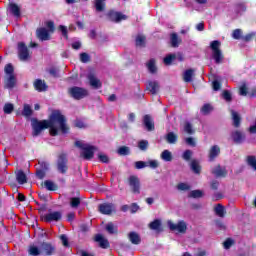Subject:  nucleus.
<instances>
[{
	"label": "nucleus",
	"mask_w": 256,
	"mask_h": 256,
	"mask_svg": "<svg viewBox=\"0 0 256 256\" xmlns=\"http://www.w3.org/2000/svg\"><path fill=\"white\" fill-rule=\"evenodd\" d=\"M44 187L48 190V191H57V189H59V187L57 186V184H55L53 181L51 180H46L44 182Z\"/></svg>",
	"instance_id": "35"
},
{
	"label": "nucleus",
	"mask_w": 256,
	"mask_h": 256,
	"mask_svg": "<svg viewBox=\"0 0 256 256\" xmlns=\"http://www.w3.org/2000/svg\"><path fill=\"white\" fill-rule=\"evenodd\" d=\"M34 89L38 91V93H43L49 89V86H47V83L41 79H36L34 81Z\"/></svg>",
	"instance_id": "20"
},
{
	"label": "nucleus",
	"mask_w": 256,
	"mask_h": 256,
	"mask_svg": "<svg viewBox=\"0 0 256 256\" xmlns=\"http://www.w3.org/2000/svg\"><path fill=\"white\" fill-rule=\"evenodd\" d=\"M232 38L239 41V39H243V31L241 29H235L232 32Z\"/></svg>",
	"instance_id": "48"
},
{
	"label": "nucleus",
	"mask_w": 256,
	"mask_h": 256,
	"mask_svg": "<svg viewBox=\"0 0 256 256\" xmlns=\"http://www.w3.org/2000/svg\"><path fill=\"white\" fill-rule=\"evenodd\" d=\"M60 241H62V245L64 247H71V245L69 244V238L67 237V235L65 234L60 235Z\"/></svg>",
	"instance_id": "59"
},
{
	"label": "nucleus",
	"mask_w": 256,
	"mask_h": 256,
	"mask_svg": "<svg viewBox=\"0 0 256 256\" xmlns=\"http://www.w3.org/2000/svg\"><path fill=\"white\" fill-rule=\"evenodd\" d=\"M22 115L24 117H31V115H33V109H31V106L29 104L24 105Z\"/></svg>",
	"instance_id": "42"
},
{
	"label": "nucleus",
	"mask_w": 256,
	"mask_h": 256,
	"mask_svg": "<svg viewBox=\"0 0 256 256\" xmlns=\"http://www.w3.org/2000/svg\"><path fill=\"white\" fill-rule=\"evenodd\" d=\"M16 180L19 185H25L27 183V174L23 170H18L16 173Z\"/></svg>",
	"instance_id": "26"
},
{
	"label": "nucleus",
	"mask_w": 256,
	"mask_h": 256,
	"mask_svg": "<svg viewBox=\"0 0 256 256\" xmlns=\"http://www.w3.org/2000/svg\"><path fill=\"white\" fill-rule=\"evenodd\" d=\"M178 136L177 134H174L173 132H169L166 135V141L167 143H170V145H174V143H177Z\"/></svg>",
	"instance_id": "37"
},
{
	"label": "nucleus",
	"mask_w": 256,
	"mask_h": 256,
	"mask_svg": "<svg viewBox=\"0 0 256 256\" xmlns=\"http://www.w3.org/2000/svg\"><path fill=\"white\" fill-rule=\"evenodd\" d=\"M233 245H235V240L232 238H227L224 242H223V247L224 249H231V247H233Z\"/></svg>",
	"instance_id": "53"
},
{
	"label": "nucleus",
	"mask_w": 256,
	"mask_h": 256,
	"mask_svg": "<svg viewBox=\"0 0 256 256\" xmlns=\"http://www.w3.org/2000/svg\"><path fill=\"white\" fill-rule=\"evenodd\" d=\"M98 211L101 215H113L115 213V204L113 203H102L98 206Z\"/></svg>",
	"instance_id": "10"
},
{
	"label": "nucleus",
	"mask_w": 256,
	"mask_h": 256,
	"mask_svg": "<svg viewBox=\"0 0 256 256\" xmlns=\"http://www.w3.org/2000/svg\"><path fill=\"white\" fill-rule=\"evenodd\" d=\"M88 81H89L91 87H93L94 89H101L103 87L101 80H99L97 77H95V74H89Z\"/></svg>",
	"instance_id": "22"
},
{
	"label": "nucleus",
	"mask_w": 256,
	"mask_h": 256,
	"mask_svg": "<svg viewBox=\"0 0 256 256\" xmlns=\"http://www.w3.org/2000/svg\"><path fill=\"white\" fill-rule=\"evenodd\" d=\"M190 168L193 173L196 175H201V165H199V162L197 160H192L190 163Z\"/></svg>",
	"instance_id": "30"
},
{
	"label": "nucleus",
	"mask_w": 256,
	"mask_h": 256,
	"mask_svg": "<svg viewBox=\"0 0 256 256\" xmlns=\"http://www.w3.org/2000/svg\"><path fill=\"white\" fill-rule=\"evenodd\" d=\"M161 159H163V161H166V162L173 161V155L171 154V151H169V150H164V151L161 153Z\"/></svg>",
	"instance_id": "39"
},
{
	"label": "nucleus",
	"mask_w": 256,
	"mask_h": 256,
	"mask_svg": "<svg viewBox=\"0 0 256 256\" xmlns=\"http://www.w3.org/2000/svg\"><path fill=\"white\" fill-rule=\"evenodd\" d=\"M191 157H193V151L191 150H186L184 151L182 158L184 161H191Z\"/></svg>",
	"instance_id": "57"
},
{
	"label": "nucleus",
	"mask_w": 256,
	"mask_h": 256,
	"mask_svg": "<svg viewBox=\"0 0 256 256\" xmlns=\"http://www.w3.org/2000/svg\"><path fill=\"white\" fill-rule=\"evenodd\" d=\"M128 185L132 189V193L139 195L141 193V180L136 175H131L128 177Z\"/></svg>",
	"instance_id": "7"
},
{
	"label": "nucleus",
	"mask_w": 256,
	"mask_h": 256,
	"mask_svg": "<svg viewBox=\"0 0 256 256\" xmlns=\"http://www.w3.org/2000/svg\"><path fill=\"white\" fill-rule=\"evenodd\" d=\"M161 86H159V82L157 81H148L146 85V91H150L152 95H157L159 93V89Z\"/></svg>",
	"instance_id": "19"
},
{
	"label": "nucleus",
	"mask_w": 256,
	"mask_h": 256,
	"mask_svg": "<svg viewBox=\"0 0 256 256\" xmlns=\"http://www.w3.org/2000/svg\"><path fill=\"white\" fill-rule=\"evenodd\" d=\"M81 205V198L79 197H72L70 198V207L72 209H77Z\"/></svg>",
	"instance_id": "40"
},
{
	"label": "nucleus",
	"mask_w": 256,
	"mask_h": 256,
	"mask_svg": "<svg viewBox=\"0 0 256 256\" xmlns=\"http://www.w3.org/2000/svg\"><path fill=\"white\" fill-rule=\"evenodd\" d=\"M46 27L48 28V33H55V22L51 20L47 21Z\"/></svg>",
	"instance_id": "60"
},
{
	"label": "nucleus",
	"mask_w": 256,
	"mask_h": 256,
	"mask_svg": "<svg viewBox=\"0 0 256 256\" xmlns=\"http://www.w3.org/2000/svg\"><path fill=\"white\" fill-rule=\"evenodd\" d=\"M36 37L40 41H49L51 39V34H49V30L41 27L36 30Z\"/></svg>",
	"instance_id": "12"
},
{
	"label": "nucleus",
	"mask_w": 256,
	"mask_h": 256,
	"mask_svg": "<svg viewBox=\"0 0 256 256\" xmlns=\"http://www.w3.org/2000/svg\"><path fill=\"white\" fill-rule=\"evenodd\" d=\"M98 159L101 163H109V156L105 154H98Z\"/></svg>",
	"instance_id": "63"
},
{
	"label": "nucleus",
	"mask_w": 256,
	"mask_h": 256,
	"mask_svg": "<svg viewBox=\"0 0 256 256\" xmlns=\"http://www.w3.org/2000/svg\"><path fill=\"white\" fill-rule=\"evenodd\" d=\"M231 116L233 120V126L236 129H239V127H241V116L239 113L235 112V110H231Z\"/></svg>",
	"instance_id": "27"
},
{
	"label": "nucleus",
	"mask_w": 256,
	"mask_h": 256,
	"mask_svg": "<svg viewBox=\"0 0 256 256\" xmlns=\"http://www.w3.org/2000/svg\"><path fill=\"white\" fill-rule=\"evenodd\" d=\"M200 111L203 115H209L213 111V106L211 104H204Z\"/></svg>",
	"instance_id": "46"
},
{
	"label": "nucleus",
	"mask_w": 256,
	"mask_h": 256,
	"mask_svg": "<svg viewBox=\"0 0 256 256\" xmlns=\"http://www.w3.org/2000/svg\"><path fill=\"white\" fill-rule=\"evenodd\" d=\"M61 217V212L55 211L44 215L42 219L45 223H52V221H61Z\"/></svg>",
	"instance_id": "13"
},
{
	"label": "nucleus",
	"mask_w": 256,
	"mask_h": 256,
	"mask_svg": "<svg viewBox=\"0 0 256 256\" xmlns=\"http://www.w3.org/2000/svg\"><path fill=\"white\" fill-rule=\"evenodd\" d=\"M75 147H78V149L82 150L80 157H83V159H86V161H91V159L95 157V151H97V147L89 144H83L81 141H76Z\"/></svg>",
	"instance_id": "3"
},
{
	"label": "nucleus",
	"mask_w": 256,
	"mask_h": 256,
	"mask_svg": "<svg viewBox=\"0 0 256 256\" xmlns=\"http://www.w3.org/2000/svg\"><path fill=\"white\" fill-rule=\"evenodd\" d=\"M249 93V90L247 89V85L243 84L239 89V95L242 97H247V94Z\"/></svg>",
	"instance_id": "62"
},
{
	"label": "nucleus",
	"mask_w": 256,
	"mask_h": 256,
	"mask_svg": "<svg viewBox=\"0 0 256 256\" xmlns=\"http://www.w3.org/2000/svg\"><path fill=\"white\" fill-rule=\"evenodd\" d=\"M94 7L97 13H103L107 7V0H94Z\"/></svg>",
	"instance_id": "24"
},
{
	"label": "nucleus",
	"mask_w": 256,
	"mask_h": 256,
	"mask_svg": "<svg viewBox=\"0 0 256 256\" xmlns=\"http://www.w3.org/2000/svg\"><path fill=\"white\" fill-rule=\"evenodd\" d=\"M28 253L29 255H32V256H39L41 255V250L39 249V247L32 245L29 247Z\"/></svg>",
	"instance_id": "44"
},
{
	"label": "nucleus",
	"mask_w": 256,
	"mask_h": 256,
	"mask_svg": "<svg viewBox=\"0 0 256 256\" xmlns=\"http://www.w3.org/2000/svg\"><path fill=\"white\" fill-rule=\"evenodd\" d=\"M58 29L61 31L65 39H69V31L67 30V26L60 25Z\"/></svg>",
	"instance_id": "58"
},
{
	"label": "nucleus",
	"mask_w": 256,
	"mask_h": 256,
	"mask_svg": "<svg viewBox=\"0 0 256 256\" xmlns=\"http://www.w3.org/2000/svg\"><path fill=\"white\" fill-rule=\"evenodd\" d=\"M193 73H194L193 69H188L184 72L183 79L185 83H191V81H193Z\"/></svg>",
	"instance_id": "36"
},
{
	"label": "nucleus",
	"mask_w": 256,
	"mask_h": 256,
	"mask_svg": "<svg viewBox=\"0 0 256 256\" xmlns=\"http://www.w3.org/2000/svg\"><path fill=\"white\" fill-rule=\"evenodd\" d=\"M80 61L81 63H89L91 61V56H89V54L86 52H82L80 54Z\"/></svg>",
	"instance_id": "54"
},
{
	"label": "nucleus",
	"mask_w": 256,
	"mask_h": 256,
	"mask_svg": "<svg viewBox=\"0 0 256 256\" xmlns=\"http://www.w3.org/2000/svg\"><path fill=\"white\" fill-rule=\"evenodd\" d=\"M212 175L215 177H227V170L221 168V165H217L214 169L211 170Z\"/></svg>",
	"instance_id": "25"
},
{
	"label": "nucleus",
	"mask_w": 256,
	"mask_h": 256,
	"mask_svg": "<svg viewBox=\"0 0 256 256\" xmlns=\"http://www.w3.org/2000/svg\"><path fill=\"white\" fill-rule=\"evenodd\" d=\"M39 168L36 169V177L37 179H45L47 175V171H49V162L47 161H39L38 162Z\"/></svg>",
	"instance_id": "8"
},
{
	"label": "nucleus",
	"mask_w": 256,
	"mask_h": 256,
	"mask_svg": "<svg viewBox=\"0 0 256 256\" xmlns=\"http://www.w3.org/2000/svg\"><path fill=\"white\" fill-rule=\"evenodd\" d=\"M148 70L150 73L155 74L157 73V66H155V59H150L147 63Z\"/></svg>",
	"instance_id": "43"
},
{
	"label": "nucleus",
	"mask_w": 256,
	"mask_h": 256,
	"mask_svg": "<svg viewBox=\"0 0 256 256\" xmlns=\"http://www.w3.org/2000/svg\"><path fill=\"white\" fill-rule=\"evenodd\" d=\"M147 43V37L145 35L138 34L135 39L136 47H145Z\"/></svg>",
	"instance_id": "29"
},
{
	"label": "nucleus",
	"mask_w": 256,
	"mask_h": 256,
	"mask_svg": "<svg viewBox=\"0 0 256 256\" xmlns=\"http://www.w3.org/2000/svg\"><path fill=\"white\" fill-rule=\"evenodd\" d=\"M246 163L249 167L256 171V157L254 155L247 156Z\"/></svg>",
	"instance_id": "34"
},
{
	"label": "nucleus",
	"mask_w": 256,
	"mask_h": 256,
	"mask_svg": "<svg viewBox=\"0 0 256 256\" xmlns=\"http://www.w3.org/2000/svg\"><path fill=\"white\" fill-rule=\"evenodd\" d=\"M231 139L234 141L236 145H241L243 141H245V133L240 130H235L231 132Z\"/></svg>",
	"instance_id": "14"
},
{
	"label": "nucleus",
	"mask_w": 256,
	"mask_h": 256,
	"mask_svg": "<svg viewBox=\"0 0 256 256\" xmlns=\"http://www.w3.org/2000/svg\"><path fill=\"white\" fill-rule=\"evenodd\" d=\"M151 231H156V233H163V223L161 219H155L148 224Z\"/></svg>",
	"instance_id": "16"
},
{
	"label": "nucleus",
	"mask_w": 256,
	"mask_h": 256,
	"mask_svg": "<svg viewBox=\"0 0 256 256\" xmlns=\"http://www.w3.org/2000/svg\"><path fill=\"white\" fill-rule=\"evenodd\" d=\"M143 125L146 129V131H153L155 129V122H153V118H151V115L146 114L143 117Z\"/></svg>",
	"instance_id": "17"
},
{
	"label": "nucleus",
	"mask_w": 256,
	"mask_h": 256,
	"mask_svg": "<svg viewBox=\"0 0 256 256\" xmlns=\"http://www.w3.org/2000/svg\"><path fill=\"white\" fill-rule=\"evenodd\" d=\"M56 171L60 173V175H67L69 172V157L67 153L61 152L58 154L56 160Z\"/></svg>",
	"instance_id": "4"
},
{
	"label": "nucleus",
	"mask_w": 256,
	"mask_h": 256,
	"mask_svg": "<svg viewBox=\"0 0 256 256\" xmlns=\"http://www.w3.org/2000/svg\"><path fill=\"white\" fill-rule=\"evenodd\" d=\"M128 239L132 245H139L141 243V236L137 232H130L128 234Z\"/></svg>",
	"instance_id": "28"
},
{
	"label": "nucleus",
	"mask_w": 256,
	"mask_h": 256,
	"mask_svg": "<svg viewBox=\"0 0 256 256\" xmlns=\"http://www.w3.org/2000/svg\"><path fill=\"white\" fill-rule=\"evenodd\" d=\"M4 72L6 73V75H9V77L11 75H14L13 73H15V68H13V64H6V66L4 67Z\"/></svg>",
	"instance_id": "50"
},
{
	"label": "nucleus",
	"mask_w": 256,
	"mask_h": 256,
	"mask_svg": "<svg viewBox=\"0 0 256 256\" xmlns=\"http://www.w3.org/2000/svg\"><path fill=\"white\" fill-rule=\"evenodd\" d=\"M68 93L70 97H72V99H75L76 101H81V99L89 97V90L79 86H73L69 88Z\"/></svg>",
	"instance_id": "5"
},
{
	"label": "nucleus",
	"mask_w": 256,
	"mask_h": 256,
	"mask_svg": "<svg viewBox=\"0 0 256 256\" xmlns=\"http://www.w3.org/2000/svg\"><path fill=\"white\" fill-rule=\"evenodd\" d=\"M138 147L140 151H147L149 149V141L141 140L138 142Z\"/></svg>",
	"instance_id": "49"
},
{
	"label": "nucleus",
	"mask_w": 256,
	"mask_h": 256,
	"mask_svg": "<svg viewBox=\"0 0 256 256\" xmlns=\"http://www.w3.org/2000/svg\"><path fill=\"white\" fill-rule=\"evenodd\" d=\"M10 11L14 17H21V8L15 3L10 4Z\"/></svg>",
	"instance_id": "33"
},
{
	"label": "nucleus",
	"mask_w": 256,
	"mask_h": 256,
	"mask_svg": "<svg viewBox=\"0 0 256 256\" xmlns=\"http://www.w3.org/2000/svg\"><path fill=\"white\" fill-rule=\"evenodd\" d=\"M175 59H177V55L175 54H168L165 58H164V65H171L173 63V61H175Z\"/></svg>",
	"instance_id": "45"
},
{
	"label": "nucleus",
	"mask_w": 256,
	"mask_h": 256,
	"mask_svg": "<svg viewBox=\"0 0 256 256\" xmlns=\"http://www.w3.org/2000/svg\"><path fill=\"white\" fill-rule=\"evenodd\" d=\"M41 249L46 256L55 255V251H56L55 245L49 242H42Z\"/></svg>",
	"instance_id": "15"
},
{
	"label": "nucleus",
	"mask_w": 256,
	"mask_h": 256,
	"mask_svg": "<svg viewBox=\"0 0 256 256\" xmlns=\"http://www.w3.org/2000/svg\"><path fill=\"white\" fill-rule=\"evenodd\" d=\"M32 135L33 137H39L45 129H49L51 137H57L58 135H67L71 128L67 124V117L61 113V110H52L48 117V120H39L37 118L31 119Z\"/></svg>",
	"instance_id": "1"
},
{
	"label": "nucleus",
	"mask_w": 256,
	"mask_h": 256,
	"mask_svg": "<svg viewBox=\"0 0 256 256\" xmlns=\"http://www.w3.org/2000/svg\"><path fill=\"white\" fill-rule=\"evenodd\" d=\"M106 18L112 23H121V21H127V15L115 10H109L106 13Z\"/></svg>",
	"instance_id": "6"
},
{
	"label": "nucleus",
	"mask_w": 256,
	"mask_h": 256,
	"mask_svg": "<svg viewBox=\"0 0 256 256\" xmlns=\"http://www.w3.org/2000/svg\"><path fill=\"white\" fill-rule=\"evenodd\" d=\"M15 83H16L15 75H11L5 81V88L13 89L15 87Z\"/></svg>",
	"instance_id": "32"
},
{
	"label": "nucleus",
	"mask_w": 256,
	"mask_h": 256,
	"mask_svg": "<svg viewBox=\"0 0 256 256\" xmlns=\"http://www.w3.org/2000/svg\"><path fill=\"white\" fill-rule=\"evenodd\" d=\"M18 57L20 61H27L29 59V48H27L25 42L18 43Z\"/></svg>",
	"instance_id": "11"
},
{
	"label": "nucleus",
	"mask_w": 256,
	"mask_h": 256,
	"mask_svg": "<svg viewBox=\"0 0 256 256\" xmlns=\"http://www.w3.org/2000/svg\"><path fill=\"white\" fill-rule=\"evenodd\" d=\"M145 167H147V162H143V161L135 162L136 169H145Z\"/></svg>",
	"instance_id": "64"
},
{
	"label": "nucleus",
	"mask_w": 256,
	"mask_h": 256,
	"mask_svg": "<svg viewBox=\"0 0 256 256\" xmlns=\"http://www.w3.org/2000/svg\"><path fill=\"white\" fill-rule=\"evenodd\" d=\"M106 231L110 234V235H115V233H117V229L115 228V225H113V222H109L106 225Z\"/></svg>",
	"instance_id": "51"
},
{
	"label": "nucleus",
	"mask_w": 256,
	"mask_h": 256,
	"mask_svg": "<svg viewBox=\"0 0 256 256\" xmlns=\"http://www.w3.org/2000/svg\"><path fill=\"white\" fill-rule=\"evenodd\" d=\"M210 49L212 51V59L216 65H221L223 63L225 56L221 50V41L213 40L210 42Z\"/></svg>",
	"instance_id": "2"
},
{
	"label": "nucleus",
	"mask_w": 256,
	"mask_h": 256,
	"mask_svg": "<svg viewBox=\"0 0 256 256\" xmlns=\"http://www.w3.org/2000/svg\"><path fill=\"white\" fill-rule=\"evenodd\" d=\"M15 111V106L12 103H6L3 107V112L5 115H11Z\"/></svg>",
	"instance_id": "38"
},
{
	"label": "nucleus",
	"mask_w": 256,
	"mask_h": 256,
	"mask_svg": "<svg viewBox=\"0 0 256 256\" xmlns=\"http://www.w3.org/2000/svg\"><path fill=\"white\" fill-rule=\"evenodd\" d=\"M222 97H223V99H225V101H227L228 103H231V101H233V96L231 95V92H229L228 90H224V91H223Z\"/></svg>",
	"instance_id": "55"
},
{
	"label": "nucleus",
	"mask_w": 256,
	"mask_h": 256,
	"mask_svg": "<svg viewBox=\"0 0 256 256\" xmlns=\"http://www.w3.org/2000/svg\"><path fill=\"white\" fill-rule=\"evenodd\" d=\"M94 241L96 243H99V247L101 249H109L111 245L109 244V240H107L105 237H103L101 234H96Z\"/></svg>",
	"instance_id": "18"
},
{
	"label": "nucleus",
	"mask_w": 256,
	"mask_h": 256,
	"mask_svg": "<svg viewBox=\"0 0 256 256\" xmlns=\"http://www.w3.org/2000/svg\"><path fill=\"white\" fill-rule=\"evenodd\" d=\"M168 227L170 231H178V233H187V223L181 220L177 224L173 223V221H168Z\"/></svg>",
	"instance_id": "9"
},
{
	"label": "nucleus",
	"mask_w": 256,
	"mask_h": 256,
	"mask_svg": "<svg viewBox=\"0 0 256 256\" xmlns=\"http://www.w3.org/2000/svg\"><path fill=\"white\" fill-rule=\"evenodd\" d=\"M218 155H221V148L217 145L212 146L209 150L208 161H210V162L215 161V158Z\"/></svg>",
	"instance_id": "21"
},
{
	"label": "nucleus",
	"mask_w": 256,
	"mask_h": 256,
	"mask_svg": "<svg viewBox=\"0 0 256 256\" xmlns=\"http://www.w3.org/2000/svg\"><path fill=\"white\" fill-rule=\"evenodd\" d=\"M191 189V186H189L187 183H179L177 185V190L178 191H189Z\"/></svg>",
	"instance_id": "56"
},
{
	"label": "nucleus",
	"mask_w": 256,
	"mask_h": 256,
	"mask_svg": "<svg viewBox=\"0 0 256 256\" xmlns=\"http://www.w3.org/2000/svg\"><path fill=\"white\" fill-rule=\"evenodd\" d=\"M214 212L218 217H225V206H223V204H217L214 208Z\"/></svg>",
	"instance_id": "31"
},
{
	"label": "nucleus",
	"mask_w": 256,
	"mask_h": 256,
	"mask_svg": "<svg viewBox=\"0 0 256 256\" xmlns=\"http://www.w3.org/2000/svg\"><path fill=\"white\" fill-rule=\"evenodd\" d=\"M184 131L188 135H193V133H195V130L193 129V125H191V123H189V122H186L184 124Z\"/></svg>",
	"instance_id": "52"
},
{
	"label": "nucleus",
	"mask_w": 256,
	"mask_h": 256,
	"mask_svg": "<svg viewBox=\"0 0 256 256\" xmlns=\"http://www.w3.org/2000/svg\"><path fill=\"white\" fill-rule=\"evenodd\" d=\"M48 73L51 77L57 78L59 77V68L51 67L49 68Z\"/></svg>",
	"instance_id": "61"
},
{
	"label": "nucleus",
	"mask_w": 256,
	"mask_h": 256,
	"mask_svg": "<svg viewBox=\"0 0 256 256\" xmlns=\"http://www.w3.org/2000/svg\"><path fill=\"white\" fill-rule=\"evenodd\" d=\"M117 153L122 155V156L131 155V150L129 149L128 146H121L118 149Z\"/></svg>",
	"instance_id": "47"
},
{
	"label": "nucleus",
	"mask_w": 256,
	"mask_h": 256,
	"mask_svg": "<svg viewBox=\"0 0 256 256\" xmlns=\"http://www.w3.org/2000/svg\"><path fill=\"white\" fill-rule=\"evenodd\" d=\"M183 43V40L179 37V35L177 33H172L170 34V45L171 47H173L174 49H176L177 47H179V45Z\"/></svg>",
	"instance_id": "23"
},
{
	"label": "nucleus",
	"mask_w": 256,
	"mask_h": 256,
	"mask_svg": "<svg viewBox=\"0 0 256 256\" xmlns=\"http://www.w3.org/2000/svg\"><path fill=\"white\" fill-rule=\"evenodd\" d=\"M188 197H190L191 199H201V197H203V192L202 190H192Z\"/></svg>",
	"instance_id": "41"
}]
</instances>
